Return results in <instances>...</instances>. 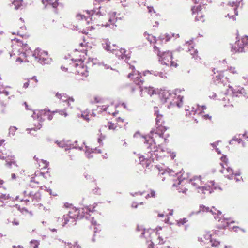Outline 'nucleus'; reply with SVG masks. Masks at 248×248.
Wrapping results in <instances>:
<instances>
[{"mask_svg": "<svg viewBox=\"0 0 248 248\" xmlns=\"http://www.w3.org/2000/svg\"><path fill=\"white\" fill-rule=\"evenodd\" d=\"M17 128L15 126L10 127L9 128V135L14 136L16 131Z\"/></svg>", "mask_w": 248, "mask_h": 248, "instance_id": "a18cd8bd", "label": "nucleus"}, {"mask_svg": "<svg viewBox=\"0 0 248 248\" xmlns=\"http://www.w3.org/2000/svg\"><path fill=\"white\" fill-rule=\"evenodd\" d=\"M65 248H78V246H74L73 245H72L71 243H67V244H65Z\"/></svg>", "mask_w": 248, "mask_h": 248, "instance_id": "6e6d98bb", "label": "nucleus"}, {"mask_svg": "<svg viewBox=\"0 0 248 248\" xmlns=\"http://www.w3.org/2000/svg\"><path fill=\"white\" fill-rule=\"evenodd\" d=\"M162 98L164 100V101H167L171 96V93L169 91H164L161 93Z\"/></svg>", "mask_w": 248, "mask_h": 248, "instance_id": "72a5a7b5", "label": "nucleus"}, {"mask_svg": "<svg viewBox=\"0 0 248 248\" xmlns=\"http://www.w3.org/2000/svg\"><path fill=\"white\" fill-rule=\"evenodd\" d=\"M3 183V181L2 180H0V191H5V189L2 186V185Z\"/></svg>", "mask_w": 248, "mask_h": 248, "instance_id": "680f3d73", "label": "nucleus"}, {"mask_svg": "<svg viewBox=\"0 0 248 248\" xmlns=\"http://www.w3.org/2000/svg\"><path fill=\"white\" fill-rule=\"evenodd\" d=\"M201 212H211L214 217V218L216 220L218 219V222H220L221 223L219 224V228H224L228 226V219L221 218V217H219V216L221 215V212L217 210L215 207L213 206L211 209L208 207H206L203 205H201L200 206V209L198 213Z\"/></svg>", "mask_w": 248, "mask_h": 248, "instance_id": "0eeeda50", "label": "nucleus"}, {"mask_svg": "<svg viewBox=\"0 0 248 248\" xmlns=\"http://www.w3.org/2000/svg\"><path fill=\"white\" fill-rule=\"evenodd\" d=\"M108 125L109 129H115L116 128L115 124L110 122L108 123Z\"/></svg>", "mask_w": 248, "mask_h": 248, "instance_id": "4d7b16f0", "label": "nucleus"}, {"mask_svg": "<svg viewBox=\"0 0 248 248\" xmlns=\"http://www.w3.org/2000/svg\"><path fill=\"white\" fill-rule=\"evenodd\" d=\"M4 191H0V201L8 199L10 198L9 195L6 193H4Z\"/></svg>", "mask_w": 248, "mask_h": 248, "instance_id": "e433bc0d", "label": "nucleus"}, {"mask_svg": "<svg viewBox=\"0 0 248 248\" xmlns=\"http://www.w3.org/2000/svg\"><path fill=\"white\" fill-rule=\"evenodd\" d=\"M85 217L88 218V216L84 214L80 215V211L78 209L72 207L70 208L68 214L63 215L61 219L62 226L64 227L66 225L68 226H73L76 224L78 219Z\"/></svg>", "mask_w": 248, "mask_h": 248, "instance_id": "39448f33", "label": "nucleus"}, {"mask_svg": "<svg viewBox=\"0 0 248 248\" xmlns=\"http://www.w3.org/2000/svg\"><path fill=\"white\" fill-rule=\"evenodd\" d=\"M51 1H42L45 8L52 7L56 8L58 5V1H54V2L52 3Z\"/></svg>", "mask_w": 248, "mask_h": 248, "instance_id": "c85d7f7f", "label": "nucleus"}, {"mask_svg": "<svg viewBox=\"0 0 248 248\" xmlns=\"http://www.w3.org/2000/svg\"><path fill=\"white\" fill-rule=\"evenodd\" d=\"M188 182H190L193 186L199 189L198 192L199 193L203 194H210L211 193V188L209 186H201L202 185V182L201 176H195L189 180L185 178H180L179 176L178 180L173 184V186L175 187L179 192L185 193L187 191V188L184 186Z\"/></svg>", "mask_w": 248, "mask_h": 248, "instance_id": "7ed1b4c3", "label": "nucleus"}, {"mask_svg": "<svg viewBox=\"0 0 248 248\" xmlns=\"http://www.w3.org/2000/svg\"><path fill=\"white\" fill-rule=\"evenodd\" d=\"M144 143L146 144L147 148L149 149L146 159L154 162L155 160H158L163 156H165L166 154H169L171 159H174L176 156L174 152H171L168 149H163L160 145H156L158 143L156 141L153 140H147V137H144Z\"/></svg>", "mask_w": 248, "mask_h": 248, "instance_id": "f03ea898", "label": "nucleus"}, {"mask_svg": "<svg viewBox=\"0 0 248 248\" xmlns=\"http://www.w3.org/2000/svg\"><path fill=\"white\" fill-rule=\"evenodd\" d=\"M75 68V73L83 78H86L88 76V71L84 62L80 59L76 60L71 64L70 68Z\"/></svg>", "mask_w": 248, "mask_h": 248, "instance_id": "1a4fd4ad", "label": "nucleus"}, {"mask_svg": "<svg viewBox=\"0 0 248 248\" xmlns=\"http://www.w3.org/2000/svg\"><path fill=\"white\" fill-rule=\"evenodd\" d=\"M214 82L216 84H223L224 85L229 82V79L224 77L221 72L217 73L214 77Z\"/></svg>", "mask_w": 248, "mask_h": 248, "instance_id": "a211bd4d", "label": "nucleus"}, {"mask_svg": "<svg viewBox=\"0 0 248 248\" xmlns=\"http://www.w3.org/2000/svg\"><path fill=\"white\" fill-rule=\"evenodd\" d=\"M144 36L151 43H156V39L155 36L148 34H147L146 33H144Z\"/></svg>", "mask_w": 248, "mask_h": 248, "instance_id": "f704fd0d", "label": "nucleus"}, {"mask_svg": "<svg viewBox=\"0 0 248 248\" xmlns=\"http://www.w3.org/2000/svg\"><path fill=\"white\" fill-rule=\"evenodd\" d=\"M232 51L234 52H242L248 51V36H245L236 42L232 47Z\"/></svg>", "mask_w": 248, "mask_h": 248, "instance_id": "9b49d317", "label": "nucleus"}, {"mask_svg": "<svg viewBox=\"0 0 248 248\" xmlns=\"http://www.w3.org/2000/svg\"><path fill=\"white\" fill-rule=\"evenodd\" d=\"M148 12L150 13H151V14H152V12H153V13L154 14H155V12L154 11V10L153 8V7H148Z\"/></svg>", "mask_w": 248, "mask_h": 248, "instance_id": "0e129e2a", "label": "nucleus"}, {"mask_svg": "<svg viewBox=\"0 0 248 248\" xmlns=\"http://www.w3.org/2000/svg\"><path fill=\"white\" fill-rule=\"evenodd\" d=\"M154 75L159 76L161 78H167L166 73L162 72H154Z\"/></svg>", "mask_w": 248, "mask_h": 248, "instance_id": "58836bf2", "label": "nucleus"}, {"mask_svg": "<svg viewBox=\"0 0 248 248\" xmlns=\"http://www.w3.org/2000/svg\"><path fill=\"white\" fill-rule=\"evenodd\" d=\"M82 117H83L85 120L88 121L89 120V112L87 111H84L81 114Z\"/></svg>", "mask_w": 248, "mask_h": 248, "instance_id": "8fccbe9b", "label": "nucleus"}, {"mask_svg": "<svg viewBox=\"0 0 248 248\" xmlns=\"http://www.w3.org/2000/svg\"><path fill=\"white\" fill-rule=\"evenodd\" d=\"M227 93L228 95H225V97H223L222 99L223 101H225L226 100L229 101L230 96H232V97L244 96V93H245V90L244 88L240 87L234 89L232 87L229 86V89L227 90Z\"/></svg>", "mask_w": 248, "mask_h": 248, "instance_id": "f8f14e48", "label": "nucleus"}, {"mask_svg": "<svg viewBox=\"0 0 248 248\" xmlns=\"http://www.w3.org/2000/svg\"><path fill=\"white\" fill-rule=\"evenodd\" d=\"M105 139V137L102 136V135H100V137L98 138V142L99 144H103V143H102V140Z\"/></svg>", "mask_w": 248, "mask_h": 248, "instance_id": "13d9d810", "label": "nucleus"}, {"mask_svg": "<svg viewBox=\"0 0 248 248\" xmlns=\"http://www.w3.org/2000/svg\"><path fill=\"white\" fill-rule=\"evenodd\" d=\"M22 2V1H13L11 4L10 7L15 10L21 9L24 7Z\"/></svg>", "mask_w": 248, "mask_h": 248, "instance_id": "cd10ccee", "label": "nucleus"}, {"mask_svg": "<svg viewBox=\"0 0 248 248\" xmlns=\"http://www.w3.org/2000/svg\"><path fill=\"white\" fill-rule=\"evenodd\" d=\"M12 224H13L14 225H19V222H18V221H17V220L15 219V220H14L12 221Z\"/></svg>", "mask_w": 248, "mask_h": 248, "instance_id": "774afa93", "label": "nucleus"}, {"mask_svg": "<svg viewBox=\"0 0 248 248\" xmlns=\"http://www.w3.org/2000/svg\"><path fill=\"white\" fill-rule=\"evenodd\" d=\"M56 96L62 101L67 102L68 107L71 108H72L71 104L74 102V99L73 97H69L66 94H61L59 93H56Z\"/></svg>", "mask_w": 248, "mask_h": 248, "instance_id": "6ab92c4d", "label": "nucleus"}, {"mask_svg": "<svg viewBox=\"0 0 248 248\" xmlns=\"http://www.w3.org/2000/svg\"><path fill=\"white\" fill-rule=\"evenodd\" d=\"M116 106L112 103L110 105L98 106L97 107V109L100 112H106L108 114H112L113 116H115L118 114V111H116Z\"/></svg>", "mask_w": 248, "mask_h": 248, "instance_id": "2eb2a0df", "label": "nucleus"}, {"mask_svg": "<svg viewBox=\"0 0 248 248\" xmlns=\"http://www.w3.org/2000/svg\"><path fill=\"white\" fill-rule=\"evenodd\" d=\"M100 26V25L99 24H93V25H91L90 26H89L88 27H87V30L88 31H92V30H93L95 28V26Z\"/></svg>", "mask_w": 248, "mask_h": 248, "instance_id": "5fc2aeb1", "label": "nucleus"}, {"mask_svg": "<svg viewBox=\"0 0 248 248\" xmlns=\"http://www.w3.org/2000/svg\"><path fill=\"white\" fill-rule=\"evenodd\" d=\"M95 152H97L98 153H101V150H100V149H97V148H94V149L90 148L89 147L85 146V154H86L87 157L88 158L92 157L93 155H91V154L92 153H93Z\"/></svg>", "mask_w": 248, "mask_h": 248, "instance_id": "5701e85b", "label": "nucleus"}, {"mask_svg": "<svg viewBox=\"0 0 248 248\" xmlns=\"http://www.w3.org/2000/svg\"><path fill=\"white\" fill-rule=\"evenodd\" d=\"M102 46L105 50L112 53L113 51V49H115L116 46L115 45L111 46L110 45V42L107 39H104L103 40Z\"/></svg>", "mask_w": 248, "mask_h": 248, "instance_id": "412c9836", "label": "nucleus"}, {"mask_svg": "<svg viewBox=\"0 0 248 248\" xmlns=\"http://www.w3.org/2000/svg\"><path fill=\"white\" fill-rule=\"evenodd\" d=\"M198 16L195 17V20L204 21L203 16L201 13H197Z\"/></svg>", "mask_w": 248, "mask_h": 248, "instance_id": "49530a36", "label": "nucleus"}, {"mask_svg": "<svg viewBox=\"0 0 248 248\" xmlns=\"http://www.w3.org/2000/svg\"><path fill=\"white\" fill-rule=\"evenodd\" d=\"M229 70L231 71V73L233 74L237 73V70H236V68L235 67H230L229 68Z\"/></svg>", "mask_w": 248, "mask_h": 248, "instance_id": "bf43d9fd", "label": "nucleus"}, {"mask_svg": "<svg viewBox=\"0 0 248 248\" xmlns=\"http://www.w3.org/2000/svg\"><path fill=\"white\" fill-rule=\"evenodd\" d=\"M95 208V207H93L92 208L90 207H86L83 208L82 210H83V213H86L87 215L88 214V212H93L94 210L93 209Z\"/></svg>", "mask_w": 248, "mask_h": 248, "instance_id": "79ce46f5", "label": "nucleus"}, {"mask_svg": "<svg viewBox=\"0 0 248 248\" xmlns=\"http://www.w3.org/2000/svg\"><path fill=\"white\" fill-rule=\"evenodd\" d=\"M32 117L34 121H36L37 124L36 123H34V126H35L34 128L31 129H39L41 128L42 125L41 123L45 120V118H47L49 120H51L52 118V114L50 112L49 110H36L33 112L32 115Z\"/></svg>", "mask_w": 248, "mask_h": 248, "instance_id": "6e6552de", "label": "nucleus"}, {"mask_svg": "<svg viewBox=\"0 0 248 248\" xmlns=\"http://www.w3.org/2000/svg\"><path fill=\"white\" fill-rule=\"evenodd\" d=\"M233 141H237L238 143H240L242 141V140L240 139V138H237L236 136L233 137V139L230 141L229 142V144H232V142Z\"/></svg>", "mask_w": 248, "mask_h": 248, "instance_id": "603ef678", "label": "nucleus"}, {"mask_svg": "<svg viewBox=\"0 0 248 248\" xmlns=\"http://www.w3.org/2000/svg\"><path fill=\"white\" fill-rule=\"evenodd\" d=\"M35 177H32L31 180V183H35L36 184H39V180H40V178L43 179L44 178V174L41 172L37 171L34 174Z\"/></svg>", "mask_w": 248, "mask_h": 248, "instance_id": "a878e982", "label": "nucleus"}, {"mask_svg": "<svg viewBox=\"0 0 248 248\" xmlns=\"http://www.w3.org/2000/svg\"><path fill=\"white\" fill-rule=\"evenodd\" d=\"M140 92H141V96H142L143 93H146L150 95V96H152V95L154 94L156 92L155 90L154 89L153 87H145L144 88H140Z\"/></svg>", "mask_w": 248, "mask_h": 248, "instance_id": "393cba45", "label": "nucleus"}, {"mask_svg": "<svg viewBox=\"0 0 248 248\" xmlns=\"http://www.w3.org/2000/svg\"><path fill=\"white\" fill-rule=\"evenodd\" d=\"M210 242L211 243V246L213 247H217L220 244V242L216 240H214L213 239H210Z\"/></svg>", "mask_w": 248, "mask_h": 248, "instance_id": "de8ad7c7", "label": "nucleus"}, {"mask_svg": "<svg viewBox=\"0 0 248 248\" xmlns=\"http://www.w3.org/2000/svg\"><path fill=\"white\" fill-rule=\"evenodd\" d=\"M220 171L222 173H224L225 176L228 179H231L234 175L233 170L230 167H228V165L227 167L225 166V168L220 170Z\"/></svg>", "mask_w": 248, "mask_h": 248, "instance_id": "aec40b11", "label": "nucleus"}, {"mask_svg": "<svg viewBox=\"0 0 248 248\" xmlns=\"http://www.w3.org/2000/svg\"><path fill=\"white\" fill-rule=\"evenodd\" d=\"M79 45L81 47H85V48L87 47V46H88L87 43H86L84 41V42H81V43H79Z\"/></svg>", "mask_w": 248, "mask_h": 248, "instance_id": "052dcab7", "label": "nucleus"}, {"mask_svg": "<svg viewBox=\"0 0 248 248\" xmlns=\"http://www.w3.org/2000/svg\"><path fill=\"white\" fill-rule=\"evenodd\" d=\"M32 198L33 200L36 201V202H38L39 200L41 199V195L40 193L36 192L34 194L32 195Z\"/></svg>", "mask_w": 248, "mask_h": 248, "instance_id": "37998d69", "label": "nucleus"}, {"mask_svg": "<svg viewBox=\"0 0 248 248\" xmlns=\"http://www.w3.org/2000/svg\"><path fill=\"white\" fill-rule=\"evenodd\" d=\"M160 38L162 40L165 39L166 41H168L170 38V36L168 34H166L165 35L160 36Z\"/></svg>", "mask_w": 248, "mask_h": 248, "instance_id": "09e8293b", "label": "nucleus"}, {"mask_svg": "<svg viewBox=\"0 0 248 248\" xmlns=\"http://www.w3.org/2000/svg\"><path fill=\"white\" fill-rule=\"evenodd\" d=\"M38 165L41 169H46L49 165V162L46 160L41 159L38 163Z\"/></svg>", "mask_w": 248, "mask_h": 248, "instance_id": "473e14b6", "label": "nucleus"}, {"mask_svg": "<svg viewBox=\"0 0 248 248\" xmlns=\"http://www.w3.org/2000/svg\"><path fill=\"white\" fill-rule=\"evenodd\" d=\"M154 111L155 114L156 116L155 119L156 128L151 131L149 136H144L143 138L145 140L144 137H147V140H153L158 143H161V144L167 143L168 140L166 138L163 136L164 133L167 129L163 115L159 113L157 107L154 108Z\"/></svg>", "mask_w": 248, "mask_h": 248, "instance_id": "f257e3e1", "label": "nucleus"}, {"mask_svg": "<svg viewBox=\"0 0 248 248\" xmlns=\"http://www.w3.org/2000/svg\"><path fill=\"white\" fill-rule=\"evenodd\" d=\"M187 222V218H183L182 219H180L179 220H177V224L179 226H181V225H184Z\"/></svg>", "mask_w": 248, "mask_h": 248, "instance_id": "a19ab883", "label": "nucleus"}, {"mask_svg": "<svg viewBox=\"0 0 248 248\" xmlns=\"http://www.w3.org/2000/svg\"><path fill=\"white\" fill-rule=\"evenodd\" d=\"M137 231L138 232H141L140 236L141 237H145L146 238L149 237L150 236V232L149 230H146L145 229L143 228L142 227L137 226Z\"/></svg>", "mask_w": 248, "mask_h": 248, "instance_id": "b1692460", "label": "nucleus"}, {"mask_svg": "<svg viewBox=\"0 0 248 248\" xmlns=\"http://www.w3.org/2000/svg\"><path fill=\"white\" fill-rule=\"evenodd\" d=\"M59 113L62 115H64L65 117L67 116V114L65 110H60Z\"/></svg>", "mask_w": 248, "mask_h": 248, "instance_id": "69168bd1", "label": "nucleus"}, {"mask_svg": "<svg viewBox=\"0 0 248 248\" xmlns=\"http://www.w3.org/2000/svg\"><path fill=\"white\" fill-rule=\"evenodd\" d=\"M113 53H114L118 59L123 60L124 62H127L130 59V53H126V50L122 48H119L115 46V49H113Z\"/></svg>", "mask_w": 248, "mask_h": 248, "instance_id": "4468645a", "label": "nucleus"}, {"mask_svg": "<svg viewBox=\"0 0 248 248\" xmlns=\"http://www.w3.org/2000/svg\"><path fill=\"white\" fill-rule=\"evenodd\" d=\"M195 5L193 6L191 9L193 14L195 13H200V11L202 9L201 4H199L197 1H195Z\"/></svg>", "mask_w": 248, "mask_h": 248, "instance_id": "2f4dec72", "label": "nucleus"}, {"mask_svg": "<svg viewBox=\"0 0 248 248\" xmlns=\"http://www.w3.org/2000/svg\"><path fill=\"white\" fill-rule=\"evenodd\" d=\"M204 109H205L204 106H199L197 105L195 107H192L191 108H189V109H186V115L189 116L196 114L200 116Z\"/></svg>", "mask_w": 248, "mask_h": 248, "instance_id": "f3484780", "label": "nucleus"}, {"mask_svg": "<svg viewBox=\"0 0 248 248\" xmlns=\"http://www.w3.org/2000/svg\"><path fill=\"white\" fill-rule=\"evenodd\" d=\"M101 8V7L100 6H98V8H96V9H93V10H86V12L87 14H88L90 16H100V15L99 14H100V12L98 10ZM94 18H95V17H94Z\"/></svg>", "mask_w": 248, "mask_h": 248, "instance_id": "c756f323", "label": "nucleus"}, {"mask_svg": "<svg viewBox=\"0 0 248 248\" xmlns=\"http://www.w3.org/2000/svg\"><path fill=\"white\" fill-rule=\"evenodd\" d=\"M182 90L180 89H176L174 91V95L175 97L177 98V99L180 101L179 103H177V106L179 107H180L182 105L183 96L180 94Z\"/></svg>", "mask_w": 248, "mask_h": 248, "instance_id": "bb28decb", "label": "nucleus"}, {"mask_svg": "<svg viewBox=\"0 0 248 248\" xmlns=\"http://www.w3.org/2000/svg\"><path fill=\"white\" fill-rule=\"evenodd\" d=\"M221 160L223 163H220V165L222 166V168H224L225 166L227 167L228 165V159L226 156L221 157Z\"/></svg>", "mask_w": 248, "mask_h": 248, "instance_id": "c9c22d12", "label": "nucleus"}, {"mask_svg": "<svg viewBox=\"0 0 248 248\" xmlns=\"http://www.w3.org/2000/svg\"><path fill=\"white\" fill-rule=\"evenodd\" d=\"M240 3V1H230L228 3V5L230 6L231 7H232L233 8L232 9L234 10L235 12V15H237L238 13L237 11V8L238 7V5H239Z\"/></svg>", "mask_w": 248, "mask_h": 248, "instance_id": "7c9ffc66", "label": "nucleus"}, {"mask_svg": "<svg viewBox=\"0 0 248 248\" xmlns=\"http://www.w3.org/2000/svg\"><path fill=\"white\" fill-rule=\"evenodd\" d=\"M77 18L78 19H81V20H83L84 19H85V20L86 21V23L87 24H89V21L88 20V19H90V20H91L92 19L90 18V17H88L87 18H86L85 16L83 15H81L80 14H77V16H76Z\"/></svg>", "mask_w": 248, "mask_h": 248, "instance_id": "ea45409f", "label": "nucleus"}, {"mask_svg": "<svg viewBox=\"0 0 248 248\" xmlns=\"http://www.w3.org/2000/svg\"><path fill=\"white\" fill-rule=\"evenodd\" d=\"M29 85V81L28 80L24 83L23 87L25 89H26L28 87Z\"/></svg>", "mask_w": 248, "mask_h": 248, "instance_id": "338daca9", "label": "nucleus"}, {"mask_svg": "<svg viewBox=\"0 0 248 248\" xmlns=\"http://www.w3.org/2000/svg\"><path fill=\"white\" fill-rule=\"evenodd\" d=\"M116 14V13L115 12H113L112 15L109 18L108 21L111 24H114L117 21V18L115 17Z\"/></svg>", "mask_w": 248, "mask_h": 248, "instance_id": "4c0bfd02", "label": "nucleus"}, {"mask_svg": "<svg viewBox=\"0 0 248 248\" xmlns=\"http://www.w3.org/2000/svg\"><path fill=\"white\" fill-rule=\"evenodd\" d=\"M0 159L5 160L6 162V165L9 168H11V166L14 165L18 169V165L16 163L14 156L9 155H6V154L2 153V155L0 154Z\"/></svg>", "mask_w": 248, "mask_h": 248, "instance_id": "dca6fc26", "label": "nucleus"}, {"mask_svg": "<svg viewBox=\"0 0 248 248\" xmlns=\"http://www.w3.org/2000/svg\"><path fill=\"white\" fill-rule=\"evenodd\" d=\"M32 56L36 61L42 64H48L51 62V59L49 58L47 52L40 49H36Z\"/></svg>", "mask_w": 248, "mask_h": 248, "instance_id": "9d476101", "label": "nucleus"}, {"mask_svg": "<svg viewBox=\"0 0 248 248\" xmlns=\"http://www.w3.org/2000/svg\"><path fill=\"white\" fill-rule=\"evenodd\" d=\"M185 45L186 46L189 47L190 45V43L187 42L186 43ZM188 52H190V54L192 56V57L194 58L195 60H198L199 59V58L198 56V51L197 49H195L192 46H191L190 47L188 48Z\"/></svg>", "mask_w": 248, "mask_h": 248, "instance_id": "4be33fe9", "label": "nucleus"}, {"mask_svg": "<svg viewBox=\"0 0 248 248\" xmlns=\"http://www.w3.org/2000/svg\"><path fill=\"white\" fill-rule=\"evenodd\" d=\"M13 48L10 53V56H16V62H22V57H27L31 53V49L26 43H23L20 40L15 38L12 40Z\"/></svg>", "mask_w": 248, "mask_h": 248, "instance_id": "20e7f679", "label": "nucleus"}, {"mask_svg": "<svg viewBox=\"0 0 248 248\" xmlns=\"http://www.w3.org/2000/svg\"><path fill=\"white\" fill-rule=\"evenodd\" d=\"M30 244L32 245L33 248H38L39 242L38 240H32L30 242Z\"/></svg>", "mask_w": 248, "mask_h": 248, "instance_id": "c03bdc74", "label": "nucleus"}, {"mask_svg": "<svg viewBox=\"0 0 248 248\" xmlns=\"http://www.w3.org/2000/svg\"><path fill=\"white\" fill-rule=\"evenodd\" d=\"M154 51L156 52L159 58V62L162 65L176 67L177 64L172 61V54L170 51H165L161 53L158 47L155 46Z\"/></svg>", "mask_w": 248, "mask_h": 248, "instance_id": "423d86ee", "label": "nucleus"}, {"mask_svg": "<svg viewBox=\"0 0 248 248\" xmlns=\"http://www.w3.org/2000/svg\"><path fill=\"white\" fill-rule=\"evenodd\" d=\"M154 72H155V71H153V70H151V71H149V70H147V71H145L144 72V75L145 76L147 74H153L154 75Z\"/></svg>", "mask_w": 248, "mask_h": 248, "instance_id": "e2e57ef3", "label": "nucleus"}, {"mask_svg": "<svg viewBox=\"0 0 248 248\" xmlns=\"http://www.w3.org/2000/svg\"><path fill=\"white\" fill-rule=\"evenodd\" d=\"M155 192L154 190H151V192L149 194H148L146 196V198H148L150 197H155Z\"/></svg>", "mask_w": 248, "mask_h": 248, "instance_id": "864d4df0", "label": "nucleus"}, {"mask_svg": "<svg viewBox=\"0 0 248 248\" xmlns=\"http://www.w3.org/2000/svg\"><path fill=\"white\" fill-rule=\"evenodd\" d=\"M165 241H164L163 239L160 236H157V244L158 245H162L164 243Z\"/></svg>", "mask_w": 248, "mask_h": 248, "instance_id": "3c124183", "label": "nucleus"}, {"mask_svg": "<svg viewBox=\"0 0 248 248\" xmlns=\"http://www.w3.org/2000/svg\"><path fill=\"white\" fill-rule=\"evenodd\" d=\"M129 68L132 70V72L128 75V78H131L136 84L140 85L143 83L141 75L139 71L135 70V67L133 65H129Z\"/></svg>", "mask_w": 248, "mask_h": 248, "instance_id": "ddd939ff", "label": "nucleus"}]
</instances>
